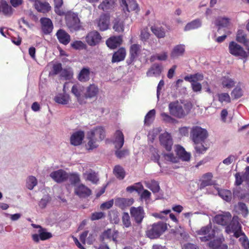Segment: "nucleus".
I'll use <instances>...</instances> for the list:
<instances>
[{"label":"nucleus","instance_id":"46","mask_svg":"<svg viewBox=\"0 0 249 249\" xmlns=\"http://www.w3.org/2000/svg\"><path fill=\"white\" fill-rule=\"evenodd\" d=\"M147 187L151 190L153 193H158L160 190L159 182L155 180H151L150 182L148 183Z\"/></svg>","mask_w":249,"mask_h":249},{"label":"nucleus","instance_id":"59","mask_svg":"<svg viewBox=\"0 0 249 249\" xmlns=\"http://www.w3.org/2000/svg\"><path fill=\"white\" fill-rule=\"evenodd\" d=\"M122 222L126 228H128L131 226L130 216L127 213H124L122 216Z\"/></svg>","mask_w":249,"mask_h":249},{"label":"nucleus","instance_id":"21","mask_svg":"<svg viewBox=\"0 0 249 249\" xmlns=\"http://www.w3.org/2000/svg\"><path fill=\"white\" fill-rule=\"evenodd\" d=\"M74 193L80 198H86L91 194V191L85 185L81 184L75 189Z\"/></svg>","mask_w":249,"mask_h":249},{"label":"nucleus","instance_id":"16","mask_svg":"<svg viewBox=\"0 0 249 249\" xmlns=\"http://www.w3.org/2000/svg\"><path fill=\"white\" fill-rule=\"evenodd\" d=\"M41 30L45 35L50 34L52 32L53 26L52 20L48 18H41L40 19Z\"/></svg>","mask_w":249,"mask_h":249},{"label":"nucleus","instance_id":"45","mask_svg":"<svg viewBox=\"0 0 249 249\" xmlns=\"http://www.w3.org/2000/svg\"><path fill=\"white\" fill-rule=\"evenodd\" d=\"M156 111L154 109L150 110L145 115L144 123L147 125H150L154 121L155 117Z\"/></svg>","mask_w":249,"mask_h":249},{"label":"nucleus","instance_id":"61","mask_svg":"<svg viewBox=\"0 0 249 249\" xmlns=\"http://www.w3.org/2000/svg\"><path fill=\"white\" fill-rule=\"evenodd\" d=\"M163 156L165 160L167 161H169L173 163H177L178 161V158L174 156V154L172 153L164 154Z\"/></svg>","mask_w":249,"mask_h":249},{"label":"nucleus","instance_id":"17","mask_svg":"<svg viewBox=\"0 0 249 249\" xmlns=\"http://www.w3.org/2000/svg\"><path fill=\"white\" fill-rule=\"evenodd\" d=\"M50 177L58 183L63 182L68 178V174L62 169L53 171L50 174Z\"/></svg>","mask_w":249,"mask_h":249},{"label":"nucleus","instance_id":"26","mask_svg":"<svg viewBox=\"0 0 249 249\" xmlns=\"http://www.w3.org/2000/svg\"><path fill=\"white\" fill-rule=\"evenodd\" d=\"M185 52V46L184 44H178L174 47L170 53V57L172 59L177 58L184 55Z\"/></svg>","mask_w":249,"mask_h":249},{"label":"nucleus","instance_id":"33","mask_svg":"<svg viewBox=\"0 0 249 249\" xmlns=\"http://www.w3.org/2000/svg\"><path fill=\"white\" fill-rule=\"evenodd\" d=\"M115 4V0H103L98 8L103 11L107 12L114 8Z\"/></svg>","mask_w":249,"mask_h":249},{"label":"nucleus","instance_id":"62","mask_svg":"<svg viewBox=\"0 0 249 249\" xmlns=\"http://www.w3.org/2000/svg\"><path fill=\"white\" fill-rule=\"evenodd\" d=\"M150 36V34L148 32V29L147 28H144L142 30L141 33V39L142 41H147L149 39Z\"/></svg>","mask_w":249,"mask_h":249},{"label":"nucleus","instance_id":"53","mask_svg":"<svg viewBox=\"0 0 249 249\" xmlns=\"http://www.w3.org/2000/svg\"><path fill=\"white\" fill-rule=\"evenodd\" d=\"M37 185V179L34 176H30L27 181L26 186L29 190H32Z\"/></svg>","mask_w":249,"mask_h":249},{"label":"nucleus","instance_id":"10","mask_svg":"<svg viewBox=\"0 0 249 249\" xmlns=\"http://www.w3.org/2000/svg\"><path fill=\"white\" fill-rule=\"evenodd\" d=\"M85 39L89 46H95L100 42L102 37L98 32L92 31L87 35Z\"/></svg>","mask_w":249,"mask_h":249},{"label":"nucleus","instance_id":"11","mask_svg":"<svg viewBox=\"0 0 249 249\" xmlns=\"http://www.w3.org/2000/svg\"><path fill=\"white\" fill-rule=\"evenodd\" d=\"M160 142L161 145L164 148L166 151H170L172 149L173 142L171 135L165 132L160 135L159 137Z\"/></svg>","mask_w":249,"mask_h":249},{"label":"nucleus","instance_id":"37","mask_svg":"<svg viewBox=\"0 0 249 249\" xmlns=\"http://www.w3.org/2000/svg\"><path fill=\"white\" fill-rule=\"evenodd\" d=\"M0 12L7 17L11 16L13 14V8L5 0L1 1Z\"/></svg>","mask_w":249,"mask_h":249},{"label":"nucleus","instance_id":"35","mask_svg":"<svg viewBox=\"0 0 249 249\" xmlns=\"http://www.w3.org/2000/svg\"><path fill=\"white\" fill-rule=\"evenodd\" d=\"M90 73L89 69L84 67L80 71L78 75L77 78L81 82H87L89 79Z\"/></svg>","mask_w":249,"mask_h":249},{"label":"nucleus","instance_id":"48","mask_svg":"<svg viewBox=\"0 0 249 249\" xmlns=\"http://www.w3.org/2000/svg\"><path fill=\"white\" fill-rule=\"evenodd\" d=\"M215 24L218 26V30L221 27H226L229 24V19L228 18H218L215 21Z\"/></svg>","mask_w":249,"mask_h":249},{"label":"nucleus","instance_id":"58","mask_svg":"<svg viewBox=\"0 0 249 249\" xmlns=\"http://www.w3.org/2000/svg\"><path fill=\"white\" fill-rule=\"evenodd\" d=\"M231 95L234 99H237L243 95L242 90L240 88H235L231 93Z\"/></svg>","mask_w":249,"mask_h":249},{"label":"nucleus","instance_id":"42","mask_svg":"<svg viewBox=\"0 0 249 249\" xmlns=\"http://www.w3.org/2000/svg\"><path fill=\"white\" fill-rule=\"evenodd\" d=\"M87 139L88 140L87 145L88 146L89 150H93L98 147V144L96 143L97 139L94 137H91V135L88 132L87 134Z\"/></svg>","mask_w":249,"mask_h":249},{"label":"nucleus","instance_id":"64","mask_svg":"<svg viewBox=\"0 0 249 249\" xmlns=\"http://www.w3.org/2000/svg\"><path fill=\"white\" fill-rule=\"evenodd\" d=\"M105 213L103 212H95L91 214V220L92 221L97 220L105 217Z\"/></svg>","mask_w":249,"mask_h":249},{"label":"nucleus","instance_id":"4","mask_svg":"<svg viewBox=\"0 0 249 249\" xmlns=\"http://www.w3.org/2000/svg\"><path fill=\"white\" fill-rule=\"evenodd\" d=\"M190 134L194 143L204 142L208 136L207 131L198 126H193L191 129Z\"/></svg>","mask_w":249,"mask_h":249},{"label":"nucleus","instance_id":"43","mask_svg":"<svg viewBox=\"0 0 249 249\" xmlns=\"http://www.w3.org/2000/svg\"><path fill=\"white\" fill-rule=\"evenodd\" d=\"M239 241L243 249H249V239L244 232L240 234Z\"/></svg>","mask_w":249,"mask_h":249},{"label":"nucleus","instance_id":"27","mask_svg":"<svg viewBox=\"0 0 249 249\" xmlns=\"http://www.w3.org/2000/svg\"><path fill=\"white\" fill-rule=\"evenodd\" d=\"M123 42L122 36H112L107 39L106 44L108 47L111 49H115L120 46Z\"/></svg>","mask_w":249,"mask_h":249},{"label":"nucleus","instance_id":"63","mask_svg":"<svg viewBox=\"0 0 249 249\" xmlns=\"http://www.w3.org/2000/svg\"><path fill=\"white\" fill-rule=\"evenodd\" d=\"M72 48L78 50L83 49L86 47V45L81 41H75L71 44Z\"/></svg>","mask_w":249,"mask_h":249},{"label":"nucleus","instance_id":"23","mask_svg":"<svg viewBox=\"0 0 249 249\" xmlns=\"http://www.w3.org/2000/svg\"><path fill=\"white\" fill-rule=\"evenodd\" d=\"M124 135L122 131L117 130L114 134L113 143L117 149H120L124 145Z\"/></svg>","mask_w":249,"mask_h":249},{"label":"nucleus","instance_id":"31","mask_svg":"<svg viewBox=\"0 0 249 249\" xmlns=\"http://www.w3.org/2000/svg\"><path fill=\"white\" fill-rule=\"evenodd\" d=\"M71 92L76 96L80 104H84L86 103L84 96H81L82 89L80 86L77 85H73L71 88Z\"/></svg>","mask_w":249,"mask_h":249},{"label":"nucleus","instance_id":"3","mask_svg":"<svg viewBox=\"0 0 249 249\" xmlns=\"http://www.w3.org/2000/svg\"><path fill=\"white\" fill-rule=\"evenodd\" d=\"M65 21L71 32L79 31L82 28L80 19L76 13L69 12L65 15Z\"/></svg>","mask_w":249,"mask_h":249},{"label":"nucleus","instance_id":"5","mask_svg":"<svg viewBox=\"0 0 249 249\" xmlns=\"http://www.w3.org/2000/svg\"><path fill=\"white\" fill-rule=\"evenodd\" d=\"M196 232L198 235L201 236L199 237L201 242L209 241L214 238L215 235V231L212 229L211 223L201 227Z\"/></svg>","mask_w":249,"mask_h":249},{"label":"nucleus","instance_id":"60","mask_svg":"<svg viewBox=\"0 0 249 249\" xmlns=\"http://www.w3.org/2000/svg\"><path fill=\"white\" fill-rule=\"evenodd\" d=\"M62 70V65L61 63L54 64L53 66L52 71L50 74L55 75L61 72Z\"/></svg>","mask_w":249,"mask_h":249},{"label":"nucleus","instance_id":"2","mask_svg":"<svg viewBox=\"0 0 249 249\" xmlns=\"http://www.w3.org/2000/svg\"><path fill=\"white\" fill-rule=\"evenodd\" d=\"M167 224L163 222L154 223L148 226L146 236L151 239L158 238L167 230Z\"/></svg>","mask_w":249,"mask_h":249},{"label":"nucleus","instance_id":"12","mask_svg":"<svg viewBox=\"0 0 249 249\" xmlns=\"http://www.w3.org/2000/svg\"><path fill=\"white\" fill-rule=\"evenodd\" d=\"M121 6L126 15L127 13L135 11L138 8V5L135 0H121Z\"/></svg>","mask_w":249,"mask_h":249},{"label":"nucleus","instance_id":"25","mask_svg":"<svg viewBox=\"0 0 249 249\" xmlns=\"http://www.w3.org/2000/svg\"><path fill=\"white\" fill-rule=\"evenodd\" d=\"M213 175L212 173L208 172L204 174L202 176V179L200 180V183L199 185L200 189H204L205 187L211 186L213 184V182L212 180Z\"/></svg>","mask_w":249,"mask_h":249},{"label":"nucleus","instance_id":"52","mask_svg":"<svg viewBox=\"0 0 249 249\" xmlns=\"http://www.w3.org/2000/svg\"><path fill=\"white\" fill-rule=\"evenodd\" d=\"M218 101L222 103L224 102L229 103L231 102V98L228 93H218L217 95Z\"/></svg>","mask_w":249,"mask_h":249},{"label":"nucleus","instance_id":"1","mask_svg":"<svg viewBox=\"0 0 249 249\" xmlns=\"http://www.w3.org/2000/svg\"><path fill=\"white\" fill-rule=\"evenodd\" d=\"M192 107L193 104L190 101L182 100L171 102L168 105L170 115L179 119L189 114Z\"/></svg>","mask_w":249,"mask_h":249},{"label":"nucleus","instance_id":"41","mask_svg":"<svg viewBox=\"0 0 249 249\" xmlns=\"http://www.w3.org/2000/svg\"><path fill=\"white\" fill-rule=\"evenodd\" d=\"M151 30L152 33L159 38H163L165 36L164 29L160 27L152 26Z\"/></svg>","mask_w":249,"mask_h":249},{"label":"nucleus","instance_id":"32","mask_svg":"<svg viewBox=\"0 0 249 249\" xmlns=\"http://www.w3.org/2000/svg\"><path fill=\"white\" fill-rule=\"evenodd\" d=\"M231 215L230 213L226 214H218L215 216L214 221L218 224L227 226L231 220Z\"/></svg>","mask_w":249,"mask_h":249},{"label":"nucleus","instance_id":"36","mask_svg":"<svg viewBox=\"0 0 249 249\" xmlns=\"http://www.w3.org/2000/svg\"><path fill=\"white\" fill-rule=\"evenodd\" d=\"M113 173L116 178L119 180H123L126 175L124 168L120 165H116L114 166Z\"/></svg>","mask_w":249,"mask_h":249},{"label":"nucleus","instance_id":"29","mask_svg":"<svg viewBox=\"0 0 249 249\" xmlns=\"http://www.w3.org/2000/svg\"><path fill=\"white\" fill-rule=\"evenodd\" d=\"M35 9L39 12L42 13H47L51 10L52 7L50 4L46 1H37L34 4Z\"/></svg>","mask_w":249,"mask_h":249},{"label":"nucleus","instance_id":"47","mask_svg":"<svg viewBox=\"0 0 249 249\" xmlns=\"http://www.w3.org/2000/svg\"><path fill=\"white\" fill-rule=\"evenodd\" d=\"M113 29L118 32H123L124 31V25L123 21L119 18H115L113 22Z\"/></svg>","mask_w":249,"mask_h":249},{"label":"nucleus","instance_id":"24","mask_svg":"<svg viewBox=\"0 0 249 249\" xmlns=\"http://www.w3.org/2000/svg\"><path fill=\"white\" fill-rule=\"evenodd\" d=\"M162 71V67L161 64L158 63L153 64L146 72L148 77L159 76Z\"/></svg>","mask_w":249,"mask_h":249},{"label":"nucleus","instance_id":"22","mask_svg":"<svg viewBox=\"0 0 249 249\" xmlns=\"http://www.w3.org/2000/svg\"><path fill=\"white\" fill-rule=\"evenodd\" d=\"M91 137H94L97 139V141H103L106 137V132L105 129L102 126H97L90 131H89Z\"/></svg>","mask_w":249,"mask_h":249},{"label":"nucleus","instance_id":"56","mask_svg":"<svg viewBox=\"0 0 249 249\" xmlns=\"http://www.w3.org/2000/svg\"><path fill=\"white\" fill-rule=\"evenodd\" d=\"M160 116L162 120L165 123H174L176 122V120L175 118H173L166 113L162 112L160 114Z\"/></svg>","mask_w":249,"mask_h":249},{"label":"nucleus","instance_id":"8","mask_svg":"<svg viewBox=\"0 0 249 249\" xmlns=\"http://www.w3.org/2000/svg\"><path fill=\"white\" fill-rule=\"evenodd\" d=\"M130 213L131 217L138 224L142 223L145 217V212L142 207H132L130 209Z\"/></svg>","mask_w":249,"mask_h":249},{"label":"nucleus","instance_id":"28","mask_svg":"<svg viewBox=\"0 0 249 249\" xmlns=\"http://www.w3.org/2000/svg\"><path fill=\"white\" fill-rule=\"evenodd\" d=\"M126 50L124 47L120 48L112 55L111 62L112 63L119 62L123 61L126 56Z\"/></svg>","mask_w":249,"mask_h":249},{"label":"nucleus","instance_id":"39","mask_svg":"<svg viewBox=\"0 0 249 249\" xmlns=\"http://www.w3.org/2000/svg\"><path fill=\"white\" fill-rule=\"evenodd\" d=\"M232 193L233 197H237L239 199H244L249 196V194L243 193L242 189L240 187L233 188Z\"/></svg>","mask_w":249,"mask_h":249},{"label":"nucleus","instance_id":"19","mask_svg":"<svg viewBox=\"0 0 249 249\" xmlns=\"http://www.w3.org/2000/svg\"><path fill=\"white\" fill-rule=\"evenodd\" d=\"M85 137V133L83 131L79 130L74 132L70 138L71 143L74 146L80 145Z\"/></svg>","mask_w":249,"mask_h":249},{"label":"nucleus","instance_id":"38","mask_svg":"<svg viewBox=\"0 0 249 249\" xmlns=\"http://www.w3.org/2000/svg\"><path fill=\"white\" fill-rule=\"evenodd\" d=\"M201 21L199 19H196L188 23L184 28V31H188L198 28L201 26Z\"/></svg>","mask_w":249,"mask_h":249},{"label":"nucleus","instance_id":"50","mask_svg":"<svg viewBox=\"0 0 249 249\" xmlns=\"http://www.w3.org/2000/svg\"><path fill=\"white\" fill-rule=\"evenodd\" d=\"M54 100L58 104L66 105L69 102V98L65 95L60 94L55 97Z\"/></svg>","mask_w":249,"mask_h":249},{"label":"nucleus","instance_id":"44","mask_svg":"<svg viewBox=\"0 0 249 249\" xmlns=\"http://www.w3.org/2000/svg\"><path fill=\"white\" fill-rule=\"evenodd\" d=\"M236 40L238 42L243 43L244 45H247L248 42L247 35L241 30H239L237 32Z\"/></svg>","mask_w":249,"mask_h":249},{"label":"nucleus","instance_id":"13","mask_svg":"<svg viewBox=\"0 0 249 249\" xmlns=\"http://www.w3.org/2000/svg\"><path fill=\"white\" fill-rule=\"evenodd\" d=\"M110 21V15L109 14L104 13L100 15L97 20V26L101 31L107 30L108 28Z\"/></svg>","mask_w":249,"mask_h":249},{"label":"nucleus","instance_id":"57","mask_svg":"<svg viewBox=\"0 0 249 249\" xmlns=\"http://www.w3.org/2000/svg\"><path fill=\"white\" fill-rule=\"evenodd\" d=\"M68 179H69V181L71 184H75L78 183L80 180L78 175L75 173L68 174Z\"/></svg>","mask_w":249,"mask_h":249},{"label":"nucleus","instance_id":"6","mask_svg":"<svg viewBox=\"0 0 249 249\" xmlns=\"http://www.w3.org/2000/svg\"><path fill=\"white\" fill-rule=\"evenodd\" d=\"M242 229V226L239 222L233 219L230 223L226 227L225 231L228 234L233 233L234 237L238 238L240 237V234L244 232Z\"/></svg>","mask_w":249,"mask_h":249},{"label":"nucleus","instance_id":"15","mask_svg":"<svg viewBox=\"0 0 249 249\" xmlns=\"http://www.w3.org/2000/svg\"><path fill=\"white\" fill-rule=\"evenodd\" d=\"M38 234H34L32 235L33 240L36 242H39V240H46L52 237V234L51 232H47L45 228H42L38 231Z\"/></svg>","mask_w":249,"mask_h":249},{"label":"nucleus","instance_id":"34","mask_svg":"<svg viewBox=\"0 0 249 249\" xmlns=\"http://www.w3.org/2000/svg\"><path fill=\"white\" fill-rule=\"evenodd\" d=\"M176 152L177 155L182 160L189 161L190 159L191 155L190 153H187L185 151L184 148L180 145H177L176 146Z\"/></svg>","mask_w":249,"mask_h":249},{"label":"nucleus","instance_id":"55","mask_svg":"<svg viewBox=\"0 0 249 249\" xmlns=\"http://www.w3.org/2000/svg\"><path fill=\"white\" fill-rule=\"evenodd\" d=\"M204 143H195V149L197 153L203 154L207 150L208 148L204 146Z\"/></svg>","mask_w":249,"mask_h":249},{"label":"nucleus","instance_id":"54","mask_svg":"<svg viewBox=\"0 0 249 249\" xmlns=\"http://www.w3.org/2000/svg\"><path fill=\"white\" fill-rule=\"evenodd\" d=\"M87 179L91 181L93 184H97L99 178L97 174L95 172H91L87 174Z\"/></svg>","mask_w":249,"mask_h":249},{"label":"nucleus","instance_id":"49","mask_svg":"<svg viewBox=\"0 0 249 249\" xmlns=\"http://www.w3.org/2000/svg\"><path fill=\"white\" fill-rule=\"evenodd\" d=\"M222 85L223 87L230 89L234 86V82L228 77H223L222 79Z\"/></svg>","mask_w":249,"mask_h":249},{"label":"nucleus","instance_id":"9","mask_svg":"<svg viewBox=\"0 0 249 249\" xmlns=\"http://www.w3.org/2000/svg\"><path fill=\"white\" fill-rule=\"evenodd\" d=\"M118 236L119 231L115 229L113 230L108 229L101 233L100 235L99 239L100 241L103 243H105V241L106 239L109 240H112L115 243H117Z\"/></svg>","mask_w":249,"mask_h":249},{"label":"nucleus","instance_id":"51","mask_svg":"<svg viewBox=\"0 0 249 249\" xmlns=\"http://www.w3.org/2000/svg\"><path fill=\"white\" fill-rule=\"evenodd\" d=\"M238 209L243 217H246L249 214V210L246 204L243 202L238 203Z\"/></svg>","mask_w":249,"mask_h":249},{"label":"nucleus","instance_id":"7","mask_svg":"<svg viewBox=\"0 0 249 249\" xmlns=\"http://www.w3.org/2000/svg\"><path fill=\"white\" fill-rule=\"evenodd\" d=\"M229 51L231 55L234 56H240L244 58H246L248 57V54L243 48L233 41L229 43Z\"/></svg>","mask_w":249,"mask_h":249},{"label":"nucleus","instance_id":"40","mask_svg":"<svg viewBox=\"0 0 249 249\" xmlns=\"http://www.w3.org/2000/svg\"><path fill=\"white\" fill-rule=\"evenodd\" d=\"M219 196L224 200L230 202L232 198V194L231 191L227 189H221L218 190Z\"/></svg>","mask_w":249,"mask_h":249},{"label":"nucleus","instance_id":"20","mask_svg":"<svg viewBox=\"0 0 249 249\" xmlns=\"http://www.w3.org/2000/svg\"><path fill=\"white\" fill-rule=\"evenodd\" d=\"M56 36L61 44L67 45L70 42V35L63 29H59L56 33Z\"/></svg>","mask_w":249,"mask_h":249},{"label":"nucleus","instance_id":"18","mask_svg":"<svg viewBox=\"0 0 249 249\" xmlns=\"http://www.w3.org/2000/svg\"><path fill=\"white\" fill-rule=\"evenodd\" d=\"M141 52V46L137 44H133L131 45L129 48V62L128 64H131L132 62L136 60L138 58Z\"/></svg>","mask_w":249,"mask_h":249},{"label":"nucleus","instance_id":"30","mask_svg":"<svg viewBox=\"0 0 249 249\" xmlns=\"http://www.w3.org/2000/svg\"><path fill=\"white\" fill-rule=\"evenodd\" d=\"M99 92L98 87L94 84H90L86 89L85 93V100L88 98H92L96 97Z\"/></svg>","mask_w":249,"mask_h":249},{"label":"nucleus","instance_id":"14","mask_svg":"<svg viewBox=\"0 0 249 249\" xmlns=\"http://www.w3.org/2000/svg\"><path fill=\"white\" fill-rule=\"evenodd\" d=\"M134 202V200L133 198L118 197L115 200V205L122 210H124L131 206Z\"/></svg>","mask_w":249,"mask_h":249}]
</instances>
